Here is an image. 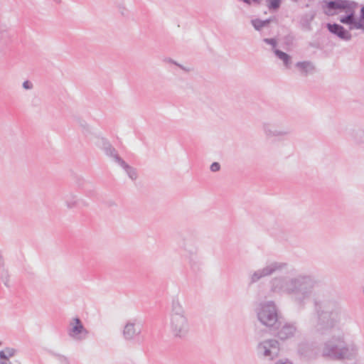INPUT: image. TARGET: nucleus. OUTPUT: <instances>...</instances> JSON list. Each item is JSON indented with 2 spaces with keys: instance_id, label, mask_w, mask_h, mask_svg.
<instances>
[{
  "instance_id": "obj_13",
  "label": "nucleus",
  "mask_w": 364,
  "mask_h": 364,
  "mask_svg": "<svg viewBox=\"0 0 364 364\" xmlns=\"http://www.w3.org/2000/svg\"><path fill=\"white\" fill-rule=\"evenodd\" d=\"M73 321H75V325L68 330V334L70 337L75 338L79 334L84 333L87 335L88 333L79 318L76 317L73 318Z\"/></svg>"
},
{
  "instance_id": "obj_2",
  "label": "nucleus",
  "mask_w": 364,
  "mask_h": 364,
  "mask_svg": "<svg viewBox=\"0 0 364 364\" xmlns=\"http://www.w3.org/2000/svg\"><path fill=\"white\" fill-rule=\"evenodd\" d=\"M322 6L323 12L328 16L344 12L338 18L341 23L348 26L349 30H359L358 24L364 26V5L360 11V16L356 18V11L359 6L358 3L352 0H324Z\"/></svg>"
},
{
  "instance_id": "obj_30",
  "label": "nucleus",
  "mask_w": 364,
  "mask_h": 364,
  "mask_svg": "<svg viewBox=\"0 0 364 364\" xmlns=\"http://www.w3.org/2000/svg\"><path fill=\"white\" fill-rule=\"evenodd\" d=\"M314 18V15H311L310 17V20L311 21Z\"/></svg>"
},
{
  "instance_id": "obj_4",
  "label": "nucleus",
  "mask_w": 364,
  "mask_h": 364,
  "mask_svg": "<svg viewBox=\"0 0 364 364\" xmlns=\"http://www.w3.org/2000/svg\"><path fill=\"white\" fill-rule=\"evenodd\" d=\"M169 327L176 338H184L188 333L190 323L185 310L178 299H173L169 315Z\"/></svg>"
},
{
  "instance_id": "obj_6",
  "label": "nucleus",
  "mask_w": 364,
  "mask_h": 364,
  "mask_svg": "<svg viewBox=\"0 0 364 364\" xmlns=\"http://www.w3.org/2000/svg\"><path fill=\"white\" fill-rule=\"evenodd\" d=\"M286 262L273 261L267 263L262 269L255 271L250 277V284L257 282L259 279L271 276L275 273L281 272L287 267Z\"/></svg>"
},
{
  "instance_id": "obj_14",
  "label": "nucleus",
  "mask_w": 364,
  "mask_h": 364,
  "mask_svg": "<svg viewBox=\"0 0 364 364\" xmlns=\"http://www.w3.org/2000/svg\"><path fill=\"white\" fill-rule=\"evenodd\" d=\"M102 149L105 151V154L109 157H112L114 161L119 164V159H122L117 154V150L111 145V144L105 140H102Z\"/></svg>"
},
{
  "instance_id": "obj_10",
  "label": "nucleus",
  "mask_w": 364,
  "mask_h": 364,
  "mask_svg": "<svg viewBox=\"0 0 364 364\" xmlns=\"http://www.w3.org/2000/svg\"><path fill=\"white\" fill-rule=\"evenodd\" d=\"M326 28L331 33L343 41H349L352 39V34L350 31L341 24L328 23L326 24Z\"/></svg>"
},
{
  "instance_id": "obj_23",
  "label": "nucleus",
  "mask_w": 364,
  "mask_h": 364,
  "mask_svg": "<svg viewBox=\"0 0 364 364\" xmlns=\"http://www.w3.org/2000/svg\"><path fill=\"white\" fill-rule=\"evenodd\" d=\"M210 169L213 172H217L220 169V165L218 162H213L210 165Z\"/></svg>"
},
{
  "instance_id": "obj_3",
  "label": "nucleus",
  "mask_w": 364,
  "mask_h": 364,
  "mask_svg": "<svg viewBox=\"0 0 364 364\" xmlns=\"http://www.w3.org/2000/svg\"><path fill=\"white\" fill-rule=\"evenodd\" d=\"M358 348L353 343H347L343 335L333 336L325 341L320 350L322 357L333 360H352L356 358Z\"/></svg>"
},
{
  "instance_id": "obj_25",
  "label": "nucleus",
  "mask_w": 364,
  "mask_h": 364,
  "mask_svg": "<svg viewBox=\"0 0 364 364\" xmlns=\"http://www.w3.org/2000/svg\"><path fill=\"white\" fill-rule=\"evenodd\" d=\"M274 364H292V363H291L288 360H285V361L279 360L277 363H275Z\"/></svg>"
},
{
  "instance_id": "obj_32",
  "label": "nucleus",
  "mask_w": 364,
  "mask_h": 364,
  "mask_svg": "<svg viewBox=\"0 0 364 364\" xmlns=\"http://www.w3.org/2000/svg\"><path fill=\"white\" fill-rule=\"evenodd\" d=\"M54 1H56V2H60V0H54Z\"/></svg>"
},
{
  "instance_id": "obj_11",
  "label": "nucleus",
  "mask_w": 364,
  "mask_h": 364,
  "mask_svg": "<svg viewBox=\"0 0 364 364\" xmlns=\"http://www.w3.org/2000/svg\"><path fill=\"white\" fill-rule=\"evenodd\" d=\"M298 353L308 360L315 359L319 355L318 350L312 344L307 342H301L299 344Z\"/></svg>"
},
{
  "instance_id": "obj_28",
  "label": "nucleus",
  "mask_w": 364,
  "mask_h": 364,
  "mask_svg": "<svg viewBox=\"0 0 364 364\" xmlns=\"http://www.w3.org/2000/svg\"><path fill=\"white\" fill-rule=\"evenodd\" d=\"M10 363H11V362L10 363H8V362L5 363L4 361H2V362L1 361V364H10Z\"/></svg>"
},
{
  "instance_id": "obj_29",
  "label": "nucleus",
  "mask_w": 364,
  "mask_h": 364,
  "mask_svg": "<svg viewBox=\"0 0 364 364\" xmlns=\"http://www.w3.org/2000/svg\"><path fill=\"white\" fill-rule=\"evenodd\" d=\"M191 255H193L195 252L193 250H188Z\"/></svg>"
},
{
  "instance_id": "obj_7",
  "label": "nucleus",
  "mask_w": 364,
  "mask_h": 364,
  "mask_svg": "<svg viewBox=\"0 0 364 364\" xmlns=\"http://www.w3.org/2000/svg\"><path fill=\"white\" fill-rule=\"evenodd\" d=\"M257 350L259 355L272 360L278 357L280 347L277 340L267 339L258 344Z\"/></svg>"
},
{
  "instance_id": "obj_31",
  "label": "nucleus",
  "mask_w": 364,
  "mask_h": 364,
  "mask_svg": "<svg viewBox=\"0 0 364 364\" xmlns=\"http://www.w3.org/2000/svg\"><path fill=\"white\" fill-rule=\"evenodd\" d=\"M362 291H363V295H364V286H363V288H362Z\"/></svg>"
},
{
  "instance_id": "obj_26",
  "label": "nucleus",
  "mask_w": 364,
  "mask_h": 364,
  "mask_svg": "<svg viewBox=\"0 0 364 364\" xmlns=\"http://www.w3.org/2000/svg\"><path fill=\"white\" fill-rule=\"evenodd\" d=\"M168 62H170V63H173V64L176 65L177 66L180 67L181 68L183 69V66H182V65H181L178 64V63H177L176 62H175L173 60H172V59L169 58V59L168 60Z\"/></svg>"
},
{
  "instance_id": "obj_16",
  "label": "nucleus",
  "mask_w": 364,
  "mask_h": 364,
  "mask_svg": "<svg viewBox=\"0 0 364 364\" xmlns=\"http://www.w3.org/2000/svg\"><path fill=\"white\" fill-rule=\"evenodd\" d=\"M119 163L118 164L127 173L128 176L134 181L137 178V172L135 168L130 166L123 159H119Z\"/></svg>"
},
{
  "instance_id": "obj_1",
  "label": "nucleus",
  "mask_w": 364,
  "mask_h": 364,
  "mask_svg": "<svg viewBox=\"0 0 364 364\" xmlns=\"http://www.w3.org/2000/svg\"><path fill=\"white\" fill-rule=\"evenodd\" d=\"M294 269L287 276L272 278L269 282L270 291L277 294H287L300 308L313 299L316 321L312 331L315 334L327 335L338 327L341 317L340 304L330 296L324 284L314 276L307 274H294Z\"/></svg>"
},
{
  "instance_id": "obj_9",
  "label": "nucleus",
  "mask_w": 364,
  "mask_h": 364,
  "mask_svg": "<svg viewBox=\"0 0 364 364\" xmlns=\"http://www.w3.org/2000/svg\"><path fill=\"white\" fill-rule=\"evenodd\" d=\"M141 332V325L136 319H132L125 324L122 334L127 341L134 339Z\"/></svg>"
},
{
  "instance_id": "obj_8",
  "label": "nucleus",
  "mask_w": 364,
  "mask_h": 364,
  "mask_svg": "<svg viewBox=\"0 0 364 364\" xmlns=\"http://www.w3.org/2000/svg\"><path fill=\"white\" fill-rule=\"evenodd\" d=\"M262 129L267 138H283L291 134V130L283 125V123L264 122Z\"/></svg>"
},
{
  "instance_id": "obj_27",
  "label": "nucleus",
  "mask_w": 364,
  "mask_h": 364,
  "mask_svg": "<svg viewBox=\"0 0 364 364\" xmlns=\"http://www.w3.org/2000/svg\"><path fill=\"white\" fill-rule=\"evenodd\" d=\"M358 26L360 28L359 30H361L364 33V26H363V25H361V24L359 23V24H358Z\"/></svg>"
},
{
  "instance_id": "obj_20",
  "label": "nucleus",
  "mask_w": 364,
  "mask_h": 364,
  "mask_svg": "<svg viewBox=\"0 0 364 364\" xmlns=\"http://www.w3.org/2000/svg\"><path fill=\"white\" fill-rule=\"evenodd\" d=\"M272 21V18H269L266 20H260L259 18L252 19L251 23L257 31H260L263 27L267 26Z\"/></svg>"
},
{
  "instance_id": "obj_5",
  "label": "nucleus",
  "mask_w": 364,
  "mask_h": 364,
  "mask_svg": "<svg viewBox=\"0 0 364 364\" xmlns=\"http://www.w3.org/2000/svg\"><path fill=\"white\" fill-rule=\"evenodd\" d=\"M257 318L260 323L269 329L279 328L281 321L278 315V309L274 301L262 303L257 309Z\"/></svg>"
},
{
  "instance_id": "obj_24",
  "label": "nucleus",
  "mask_w": 364,
  "mask_h": 364,
  "mask_svg": "<svg viewBox=\"0 0 364 364\" xmlns=\"http://www.w3.org/2000/svg\"><path fill=\"white\" fill-rule=\"evenodd\" d=\"M23 87L26 90H31L33 88V84L30 81L26 80L23 82Z\"/></svg>"
},
{
  "instance_id": "obj_21",
  "label": "nucleus",
  "mask_w": 364,
  "mask_h": 364,
  "mask_svg": "<svg viewBox=\"0 0 364 364\" xmlns=\"http://www.w3.org/2000/svg\"><path fill=\"white\" fill-rule=\"evenodd\" d=\"M267 7L270 10H277L281 5L282 0H267Z\"/></svg>"
},
{
  "instance_id": "obj_19",
  "label": "nucleus",
  "mask_w": 364,
  "mask_h": 364,
  "mask_svg": "<svg viewBox=\"0 0 364 364\" xmlns=\"http://www.w3.org/2000/svg\"><path fill=\"white\" fill-rule=\"evenodd\" d=\"M350 136L355 143L364 144V128L352 130Z\"/></svg>"
},
{
  "instance_id": "obj_18",
  "label": "nucleus",
  "mask_w": 364,
  "mask_h": 364,
  "mask_svg": "<svg viewBox=\"0 0 364 364\" xmlns=\"http://www.w3.org/2000/svg\"><path fill=\"white\" fill-rule=\"evenodd\" d=\"M274 53L279 60H282L284 65L287 68H290L291 64V58L289 54H287L279 49H274Z\"/></svg>"
},
{
  "instance_id": "obj_22",
  "label": "nucleus",
  "mask_w": 364,
  "mask_h": 364,
  "mask_svg": "<svg viewBox=\"0 0 364 364\" xmlns=\"http://www.w3.org/2000/svg\"><path fill=\"white\" fill-rule=\"evenodd\" d=\"M263 41L267 44L271 45L273 50L277 49V42L275 38H264Z\"/></svg>"
},
{
  "instance_id": "obj_15",
  "label": "nucleus",
  "mask_w": 364,
  "mask_h": 364,
  "mask_svg": "<svg viewBox=\"0 0 364 364\" xmlns=\"http://www.w3.org/2000/svg\"><path fill=\"white\" fill-rule=\"evenodd\" d=\"M64 200L66 206L70 209L79 207L80 205L87 206V203L86 202L82 200L77 199V196L72 193L66 195Z\"/></svg>"
},
{
  "instance_id": "obj_33",
  "label": "nucleus",
  "mask_w": 364,
  "mask_h": 364,
  "mask_svg": "<svg viewBox=\"0 0 364 364\" xmlns=\"http://www.w3.org/2000/svg\"><path fill=\"white\" fill-rule=\"evenodd\" d=\"M1 345V342L0 341V346Z\"/></svg>"
},
{
  "instance_id": "obj_17",
  "label": "nucleus",
  "mask_w": 364,
  "mask_h": 364,
  "mask_svg": "<svg viewBox=\"0 0 364 364\" xmlns=\"http://www.w3.org/2000/svg\"><path fill=\"white\" fill-rule=\"evenodd\" d=\"M296 67L298 68L301 73L304 75H306L308 73L314 70V66L310 61L298 62L296 64Z\"/></svg>"
},
{
  "instance_id": "obj_12",
  "label": "nucleus",
  "mask_w": 364,
  "mask_h": 364,
  "mask_svg": "<svg viewBox=\"0 0 364 364\" xmlns=\"http://www.w3.org/2000/svg\"><path fill=\"white\" fill-rule=\"evenodd\" d=\"M277 333V337L281 340H287L291 337H293L296 333V327L294 324L286 323L282 325L281 327L279 326V328Z\"/></svg>"
}]
</instances>
